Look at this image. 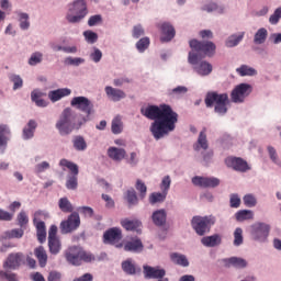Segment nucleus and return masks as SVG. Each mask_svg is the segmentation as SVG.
<instances>
[{
	"instance_id": "1",
	"label": "nucleus",
	"mask_w": 281,
	"mask_h": 281,
	"mask_svg": "<svg viewBox=\"0 0 281 281\" xmlns=\"http://www.w3.org/2000/svg\"><path fill=\"white\" fill-rule=\"evenodd\" d=\"M142 115L147 120H155L150 125V133L156 139H164L177 128L179 114L169 104L148 105L140 109Z\"/></svg>"
},
{
	"instance_id": "2",
	"label": "nucleus",
	"mask_w": 281,
	"mask_h": 281,
	"mask_svg": "<svg viewBox=\"0 0 281 281\" xmlns=\"http://www.w3.org/2000/svg\"><path fill=\"white\" fill-rule=\"evenodd\" d=\"M206 109L214 106L217 115H226L229 106V95L227 93H218L216 91L207 92L204 99Z\"/></svg>"
},
{
	"instance_id": "3",
	"label": "nucleus",
	"mask_w": 281,
	"mask_h": 281,
	"mask_svg": "<svg viewBox=\"0 0 281 281\" xmlns=\"http://www.w3.org/2000/svg\"><path fill=\"white\" fill-rule=\"evenodd\" d=\"M64 256L68 265H72L74 267H80L82 262H93L95 260V255L78 246H70L64 251Z\"/></svg>"
},
{
	"instance_id": "4",
	"label": "nucleus",
	"mask_w": 281,
	"mask_h": 281,
	"mask_svg": "<svg viewBox=\"0 0 281 281\" xmlns=\"http://www.w3.org/2000/svg\"><path fill=\"white\" fill-rule=\"evenodd\" d=\"M55 126L59 132V135H70V133H74V130L76 128V115H74L70 108H66L61 112Z\"/></svg>"
},
{
	"instance_id": "5",
	"label": "nucleus",
	"mask_w": 281,
	"mask_h": 281,
	"mask_svg": "<svg viewBox=\"0 0 281 281\" xmlns=\"http://www.w3.org/2000/svg\"><path fill=\"white\" fill-rule=\"evenodd\" d=\"M216 223V217L209 215V216H200L195 215L191 220V227L194 229L195 234L198 236H205L210 229L212 228V225Z\"/></svg>"
},
{
	"instance_id": "6",
	"label": "nucleus",
	"mask_w": 281,
	"mask_h": 281,
	"mask_svg": "<svg viewBox=\"0 0 281 281\" xmlns=\"http://www.w3.org/2000/svg\"><path fill=\"white\" fill-rule=\"evenodd\" d=\"M89 14L87 2L85 0H76L69 5V12L66 15L68 23H80L85 16Z\"/></svg>"
},
{
	"instance_id": "7",
	"label": "nucleus",
	"mask_w": 281,
	"mask_h": 281,
	"mask_svg": "<svg viewBox=\"0 0 281 281\" xmlns=\"http://www.w3.org/2000/svg\"><path fill=\"white\" fill-rule=\"evenodd\" d=\"M59 166L60 168H63V170L67 168L71 172V175L67 176V180H66L67 190H78V175L80 172L78 166L75 162H71L70 160H67L65 158H63L59 161Z\"/></svg>"
},
{
	"instance_id": "8",
	"label": "nucleus",
	"mask_w": 281,
	"mask_h": 281,
	"mask_svg": "<svg viewBox=\"0 0 281 281\" xmlns=\"http://www.w3.org/2000/svg\"><path fill=\"white\" fill-rule=\"evenodd\" d=\"M70 106L77 109L81 113H85L87 117L93 113V102L87 97H75L70 101Z\"/></svg>"
},
{
	"instance_id": "9",
	"label": "nucleus",
	"mask_w": 281,
	"mask_h": 281,
	"mask_svg": "<svg viewBox=\"0 0 281 281\" xmlns=\"http://www.w3.org/2000/svg\"><path fill=\"white\" fill-rule=\"evenodd\" d=\"M189 45L193 52H201L205 56H213L216 54V44L214 42H199L198 40H191Z\"/></svg>"
},
{
	"instance_id": "10",
	"label": "nucleus",
	"mask_w": 281,
	"mask_h": 281,
	"mask_svg": "<svg viewBox=\"0 0 281 281\" xmlns=\"http://www.w3.org/2000/svg\"><path fill=\"white\" fill-rule=\"evenodd\" d=\"M251 93V85L249 83H240L235 87V89L231 93L232 102L235 104H240L245 102V98Z\"/></svg>"
},
{
	"instance_id": "11",
	"label": "nucleus",
	"mask_w": 281,
	"mask_h": 281,
	"mask_svg": "<svg viewBox=\"0 0 281 281\" xmlns=\"http://www.w3.org/2000/svg\"><path fill=\"white\" fill-rule=\"evenodd\" d=\"M80 227V215L77 212L71 213L66 221L60 223L61 234H71Z\"/></svg>"
},
{
	"instance_id": "12",
	"label": "nucleus",
	"mask_w": 281,
	"mask_h": 281,
	"mask_svg": "<svg viewBox=\"0 0 281 281\" xmlns=\"http://www.w3.org/2000/svg\"><path fill=\"white\" fill-rule=\"evenodd\" d=\"M225 164L227 168H233L236 172H247L249 170V164L240 157L229 156L225 159Z\"/></svg>"
},
{
	"instance_id": "13",
	"label": "nucleus",
	"mask_w": 281,
	"mask_h": 281,
	"mask_svg": "<svg viewBox=\"0 0 281 281\" xmlns=\"http://www.w3.org/2000/svg\"><path fill=\"white\" fill-rule=\"evenodd\" d=\"M192 183L198 188H217V186H221V180L214 177L195 176L192 178Z\"/></svg>"
},
{
	"instance_id": "14",
	"label": "nucleus",
	"mask_w": 281,
	"mask_h": 281,
	"mask_svg": "<svg viewBox=\"0 0 281 281\" xmlns=\"http://www.w3.org/2000/svg\"><path fill=\"white\" fill-rule=\"evenodd\" d=\"M120 240H122V228L112 227L103 234V243L105 245H116Z\"/></svg>"
},
{
	"instance_id": "15",
	"label": "nucleus",
	"mask_w": 281,
	"mask_h": 281,
	"mask_svg": "<svg viewBox=\"0 0 281 281\" xmlns=\"http://www.w3.org/2000/svg\"><path fill=\"white\" fill-rule=\"evenodd\" d=\"M25 256L23 252L10 254L3 265L4 269H19L23 265Z\"/></svg>"
},
{
	"instance_id": "16",
	"label": "nucleus",
	"mask_w": 281,
	"mask_h": 281,
	"mask_svg": "<svg viewBox=\"0 0 281 281\" xmlns=\"http://www.w3.org/2000/svg\"><path fill=\"white\" fill-rule=\"evenodd\" d=\"M270 229L271 228L269 227V225L265 223H258L252 228V237L255 238V240H260L262 243L269 237Z\"/></svg>"
},
{
	"instance_id": "17",
	"label": "nucleus",
	"mask_w": 281,
	"mask_h": 281,
	"mask_svg": "<svg viewBox=\"0 0 281 281\" xmlns=\"http://www.w3.org/2000/svg\"><path fill=\"white\" fill-rule=\"evenodd\" d=\"M159 29L162 34L160 37L161 43H170V41H172L177 34L175 26L168 22L161 23Z\"/></svg>"
},
{
	"instance_id": "18",
	"label": "nucleus",
	"mask_w": 281,
	"mask_h": 281,
	"mask_svg": "<svg viewBox=\"0 0 281 281\" xmlns=\"http://www.w3.org/2000/svg\"><path fill=\"white\" fill-rule=\"evenodd\" d=\"M37 216H41V212L35 213L33 223L36 227L37 240L43 244L47 240V229L45 227V222L38 221V218H36Z\"/></svg>"
},
{
	"instance_id": "19",
	"label": "nucleus",
	"mask_w": 281,
	"mask_h": 281,
	"mask_svg": "<svg viewBox=\"0 0 281 281\" xmlns=\"http://www.w3.org/2000/svg\"><path fill=\"white\" fill-rule=\"evenodd\" d=\"M124 251H132L133 254H139L144 251V244L138 237H133L131 240L125 241L123 246Z\"/></svg>"
},
{
	"instance_id": "20",
	"label": "nucleus",
	"mask_w": 281,
	"mask_h": 281,
	"mask_svg": "<svg viewBox=\"0 0 281 281\" xmlns=\"http://www.w3.org/2000/svg\"><path fill=\"white\" fill-rule=\"evenodd\" d=\"M105 93L112 102H120V100H124V98H126V92L111 86L105 87Z\"/></svg>"
},
{
	"instance_id": "21",
	"label": "nucleus",
	"mask_w": 281,
	"mask_h": 281,
	"mask_svg": "<svg viewBox=\"0 0 281 281\" xmlns=\"http://www.w3.org/2000/svg\"><path fill=\"white\" fill-rule=\"evenodd\" d=\"M144 274L145 278H151L154 280H161L164 276H166V270L164 269H158V268H153L150 266H144Z\"/></svg>"
},
{
	"instance_id": "22",
	"label": "nucleus",
	"mask_w": 281,
	"mask_h": 281,
	"mask_svg": "<svg viewBox=\"0 0 281 281\" xmlns=\"http://www.w3.org/2000/svg\"><path fill=\"white\" fill-rule=\"evenodd\" d=\"M167 218L168 213H166V210L164 209L157 210L151 214V221L156 227H164V225H166Z\"/></svg>"
},
{
	"instance_id": "23",
	"label": "nucleus",
	"mask_w": 281,
	"mask_h": 281,
	"mask_svg": "<svg viewBox=\"0 0 281 281\" xmlns=\"http://www.w3.org/2000/svg\"><path fill=\"white\" fill-rule=\"evenodd\" d=\"M108 157L113 161H122L126 158V149L120 147H110L108 149Z\"/></svg>"
},
{
	"instance_id": "24",
	"label": "nucleus",
	"mask_w": 281,
	"mask_h": 281,
	"mask_svg": "<svg viewBox=\"0 0 281 281\" xmlns=\"http://www.w3.org/2000/svg\"><path fill=\"white\" fill-rule=\"evenodd\" d=\"M66 95H71V90L69 88H61L48 92V98L52 102H58V100L66 98Z\"/></svg>"
},
{
	"instance_id": "25",
	"label": "nucleus",
	"mask_w": 281,
	"mask_h": 281,
	"mask_svg": "<svg viewBox=\"0 0 281 281\" xmlns=\"http://www.w3.org/2000/svg\"><path fill=\"white\" fill-rule=\"evenodd\" d=\"M201 243L202 245H204V247H218V245H221L222 243V238L221 235L214 234L211 236L203 237L201 239Z\"/></svg>"
},
{
	"instance_id": "26",
	"label": "nucleus",
	"mask_w": 281,
	"mask_h": 281,
	"mask_svg": "<svg viewBox=\"0 0 281 281\" xmlns=\"http://www.w3.org/2000/svg\"><path fill=\"white\" fill-rule=\"evenodd\" d=\"M194 150H207L210 145L207 143V134H205V130L200 132L196 144L193 145Z\"/></svg>"
},
{
	"instance_id": "27",
	"label": "nucleus",
	"mask_w": 281,
	"mask_h": 281,
	"mask_svg": "<svg viewBox=\"0 0 281 281\" xmlns=\"http://www.w3.org/2000/svg\"><path fill=\"white\" fill-rule=\"evenodd\" d=\"M268 36H269V31H267V29L265 27L259 29L254 36L255 45H263V43H267Z\"/></svg>"
},
{
	"instance_id": "28",
	"label": "nucleus",
	"mask_w": 281,
	"mask_h": 281,
	"mask_svg": "<svg viewBox=\"0 0 281 281\" xmlns=\"http://www.w3.org/2000/svg\"><path fill=\"white\" fill-rule=\"evenodd\" d=\"M36 126H38L36 121L30 120L27 125L23 128V138L32 139V137H34V131H36Z\"/></svg>"
},
{
	"instance_id": "29",
	"label": "nucleus",
	"mask_w": 281,
	"mask_h": 281,
	"mask_svg": "<svg viewBox=\"0 0 281 281\" xmlns=\"http://www.w3.org/2000/svg\"><path fill=\"white\" fill-rule=\"evenodd\" d=\"M142 225V222L137 220H128L124 218L121 221V226L126 229V232H135L139 226Z\"/></svg>"
},
{
	"instance_id": "30",
	"label": "nucleus",
	"mask_w": 281,
	"mask_h": 281,
	"mask_svg": "<svg viewBox=\"0 0 281 281\" xmlns=\"http://www.w3.org/2000/svg\"><path fill=\"white\" fill-rule=\"evenodd\" d=\"M48 249L53 256L60 254L63 249V244H60V239L58 237L48 239Z\"/></svg>"
},
{
	"instance_id": "31",
	"label": "nucleus",
	"mask_w": 281,
	"mask_h": 281,
	"mask_svg": "<svg viewBox=\"0 0 281 281\" xmlns=\"http://www.w3.org/2000/svg\"><path fill=\"white\" fill-rule=\"evenodd\" d=\"M34 254L38 260L40 267H45L47 265V251H45V248L40 246L35 248Z\"/></svg>"
},
{
	"instance_id": "32",
	"label": "nucleus",
	"mask_w": 281,
	"mask_h": 281,
	"mask_svg": "<svg viewBox=\"0 0 281 281\" xmlns=\"http://www.w3.org/2000/svg\"><path fill=\"white\" fill-rule=\"evenodd\" d=\"M32 102H35L36 106L45 108L47 106V101L43 99V92L38 90H33L31 93Z\"/></svg>"
},
{
	"instance_id": "33",
	"label": "nucleus",
	"mask_w": 281,
	"mask_h": 281,
	"mask_svg": "<svg viewBox=\"0 0 281 281\" xmlns=\"http://www.w3.org/2000/svg\"><path fill=\"white\" fill-rule=\"evenodd\" d=\"M111 131L113 135H120V133L124 131V123L122 122V116H115L112 120Z\"/></svg>"
},
{
	"instance_id": "34",
	"label": "nucleus",
	"mask_w": 281,
	"mask_h": 281,
	"mask_svg": "<svg viewBox=\"0 0 281 281\" xmlns=\"http://www.w3.org/2000/svg\"><path fill=\"white\" fill-rule=\"evenodd\" d=\"M235 218L238 223H243L244 221L254 220V212L249 210H240L235 213Z\"/></svg>"
},
{
	"instance_id": "35",
	"label": "nucleus",
	"mask_w": 281,
	"mask_h": 281,
	"mask_svg": "<svg viewBox=\"0 0 281 281\" xmlns=\"http://www.w3.org/2000/svg\"><path fill=\"white\" fill-rule=\"evenodd\" d=\"M167 196H168V193H166V191L154 192L149 195V203L150 205H156V203H164Z\"/></svg>"
},
{
	"instance_id": "36",
	"label": "nucleus",
	"mask_w": 281,
	"mask_h": 281,
	"mask_svg": "<svg viewBox=\"0 0 281 281\" xmlns=\"http://www.w3.org/2000/svg\"><path fill=\"white\" fill-rule=\"evenodd\" d=\"M170 258L172 262H175L176 265H179L180 267L190 266V261H188V258L186 257V255H179L177 252H173L170 255Z\"/></svg>"
},
{
	"instance_id": "37",
	"label": "nucleus",
	"mask_w": 281,
	"mask_h": 281,
	"mask_svg": "<svg viewBox=\"0 0 281 281\" xmlns=\"http://www.w3.org/2000/svg\"><path fill=\"white\" fill-rule=\"evenodd\" d=\"M8 135H10L8 125H0V148L8 146Z\"/></svg>"
},
{
	"instance_id": "38",
	"label": "nucleus",
	"mask_w": 281,
	"mask_h": 281,
	"mask_svg": "<svg viewBox=\"0 0 281 281\" xmlns=\"http://www.w3.org/2000/svg\"><path fill=\"white\" fill-rule=\"evenodd\" d=\"M59 210H61L65 214H69L74 212V204L67 198L59 199L58 202Z\"/></svg>"
},
{
	"instance_id": "39",
	"label": "nucleus",
	"mask_w": 281,
	"mask_h": 281,
	"mask_svg": "<svg viewBox=\"0 0 281 281\" xmlns=\"http://www.w3.org/2000/svg\"><path fill=\"white\" fill-rule=\"evenodd\" d=\"M245 38V32L240 33L239 35L233 34L231 35L226 42L225 45L226 47H236Z\"/></svg>"
},
{
	"instance_id": "40",
	"label": "nucleus",
	"mask_w": 281,
	"mask_h": 281,
	"mask_svg": "<svg viewBox=\"0 0 281 281\" xmlns=\"http://www.w3.org/2000/svg\"><path fill=\"white\" fill-rule=\"evenodd\" d=\"M195 71L200 76H210L212 71V66L207 61H201L200 65L195 67Z\"/></svg>"
},
{
	"instance_id": "41",
	"label": "nucleus",
	"mask_w": 281,
	"mask_h": 281,
	"mask_svg": "<svg viewBox=\"0 0 281 281\" xmlns=\"http://www.w3.org/2000/svg\"><path fill=\"white\" fill-rule=\"evenodd\" d=\"M72 146L75 150L82 151L87 150V140L82 136H75L72 139Z\"/></svg>"
},
{
	"instance_id": "42",
	"label": "nucleus",
	"mask_w": 281,
	"mask_h": 281,
	"mask_svg": "<svg viewBox=\"0 0 281 281\" xmlns=\"http://www.w3.org/2000/svg\"><path fill=\"white\" fill-rule=\"evenodd\" d=\"M188 93V88L186 86H178L177 88H173L168 91V95L171 98H181Z\"/></svg>"
},
{
	"instance_id": "43",
	"label": "nucleus",
	"mask_w": 281,
	"mask_h": 281,
	"mask_svg": "<svg viewBox=\"0 0 281 281\" xmlns=\"http://www.w3.org/2000/svg\"><path fill=\"white\" fill-rule=\"evenodd\" d=\"M237 74L239 76H256V74H258V71L252 68V67H249L247 65H241L239 68L236 69Z\"/></svg>"
},
{
	"instance_id": "44",
	"label": "nucleus",
	"mask_w": 281,
	"mask_h": 281,
	"mask_svg": "<svg viewBox=\"0 0 281 281\" xmlns=\"http://www.w3.org/2000/svg\"><path fill=\"white\" fill-rule=\"evenodd\" d=\"M122 269L127 276H135L137 273V268L131 260H126L122 262Z\"/></svg>"
},
{
	"instance_id": "45",
	"label": "nucleus",
	"mask_w": 281,
	"mask_h": 281,
	"mask_svg": "<svg viewBox=\"0 0 281 281\" xmlns=\"http://www.w3.org/2000/svg\"><path fill=\"white\" fill-rule=\"evenodd\" d=\"M135 188H136L137 192H139L140 199H145L146 192H148V187H146V183H144V181L137 179Z\"/></svg>"
},
{
	"instance_id": "46",
	"label": "nucleus",
	"mask_w": 281,
	"mask_h": 281,
	"mask_svg": "<svg viewBox=\"0 0 281 281\" xmlns=\"http://www.w3.org/2000/svg\"><path fill=\"white\" fill-rule=\"evenodd\" d=\"M229 265L236 267L237 269H245L247 267V261L243 258L233 257L228 259Z\"/></svg>"
},
{
	"instance_id": "47",
	"label": "nucleus",
	"mask_w": 281,
	"mask_h": 281,
	"mask_svg": "<svg viewBox=\"0 0 281 281\" xmlns=\"http://www.w3.org/2000/svg\"><path fill=\"white\" fill-rule=\"evenodd\" d=\"M23 229L22 228H14L12 231H8L4 233V238H23Z\"/></svg>"
},
{
	"instance_id": "48",
	"label": "nucleus",
	"mask_w": 281,
	"mask_h": 281,
	"mask_svg": "<svg viewBox=\"0 0 281 281\" xmlns=\"http://www.w3.org/2000/svg\"><path fill=\"white\" fill-rule=\"evenodd\" d=\"M150 46V38L148 37H143L140 38L137 43H136V48L143 53L146 52V49H148V47Z\"/></svg>"
},
{
	"instance_id": "49",
	"label": "nucleus",
	"mask_w": 281,
	"mask_h": 281,
	"mask_svg": "<svg viewBox=\"0 0 281 281\" xmlns=\"http://www.w3.org/2000/svg\"><path fill=\"white\" fill-rule=\"evenodd\" d=\"M243 228L237 227L234 232V245L235 247H240V245L243 244Z\"/></svg>"
},
{
	"instance_id": "50",
	"label": "nucleus",
	"mask_w": 281,
	"mask_h": 281,
	"mask_svg": "<svg viewBox=\"0 0 281 281\" xmlns=\"http://www.w3.org/2000/svg\"><path fill=\"white\" fill-rule=\"evenodd\" d=\"M126 201L130 205H137V193L135 192V189L127 190Z\"/></svg>"
},
{
	"instance_id": "51",
	"label": "nucleus",
	"mask_w": 281,
	"mask_h": 281,
	"mask_svg": "<svg viewBox=\"0 0 281 281\" xmlns=\"http://www.w3.org/2000/svg\"><path fill=\"white\" fill-rule=\"evenodd\" d=\"M244 201V205H246V207H256V204L258 203V201L256 200V196H254V194H246L243 199Z\"/></svg>"
},
{
	"instance_id": "52",
	"label": "nucleus",
	"mask_w": 281,
	"mask_h": 281,
	"mask_svg": "<svg viewBox=\"0 0 281 281\" xmlns=\"http://www.w3.org/2000/svg\"><path fill=\"white\" fill-rule=\"evenodd\" d=\"M11 82H13V90L21 89L23 87V79L19 75H11L10 76Z\"/></svg>"
},
{
	"instance_id": "53",
	"label": "nucleus",
	"mask_w": 281,
	"mask_h": 281,
	"mask_svg": "<svg viewBox=\"0 0 281 281\" xmlns=\"http://www.w3.org/2000/svg\"><path fill=\"white\" fill-rule=\"evenodd\" d=\"M30 223V217H27V213L22 211L18 214V224L23 228L25 225Z\"/></svg>"
},
{
	"instance_id": "54",
	"label": "nucleus",
	"mask_w": 281,
	"mask_h": 281,
	"mask_svg": "<svg viewBox=\"0 0 281 281\" xmlns=\"http://www.w3.org/2000/svg\"><path fill=\"white\" fill-rule=\"evenodd\" d=\"M40 63H43V54L42 53H33L31 58L29 59V65L35 66Z\"/></svg>"
},
{
	"instance_id": "55",
	"label": "nucleus",
	"mask_w": 281,
	"mask_h": 281,
	"mask_svg": "<svg viewBox=\"0 0 281 281\" xmlns=\"http://www.w3.org/2000/svg\"><path fill=\"white\" fill-rule=\"evenodd\" d=\"M30 15L27 13L20 14V27L21 30H27L30 27Z\"/></svg>"
},
{
	"instance_id": "56",
	"label": "nucleus",
	"mask_w": 281,
	"mask_h": 281,
	"mask_svg": "<svg viewBox=\"0 0 281 281\" xmlns=\"http://www.w3.org/2000/svg\"><path fill=\"white\" fill-rule=\"evenodd\" d=\"M280 18H281V8H278L273 12V14L270 15L269 23H271V25H278V23L280 22Z\"/></svg>"
},
{
	"instance_id": "57",
	"label": "nucleus",
	"mask_w": 281,
	"mask_h": 281,
	"mask_svg": "<svg viewBox=\"0 0 281 281\" xmlns=\"http://www.w3.org/2000/svg\"><path fill=\"white\" fill-rule=\"evenodd\" d=\"M83 36L88 43H95L98 41V33L92 31H86L83 32Z\"/></svg>"
},
{
	"instance_id": "58",
	"label": "nucleus",
	"mask_w": 281,
	"mask_h": 281,
	"mask_svg": "<svg viewBox=\"0 0 281 281\" xmlns=\"http://www.w3.org/2000/svg\"><path fill=\"white\" fill-rule=\"evenodd\" d=\"M144 34H145V31L142 24H137L133 27V31H132L133 38H139L140 36H144Z\"/></svg>"
},
{
	"instance_id": "59",
	"label": "nucleus",
	"mask_w": 281,
	"mask_h": 281,
	"mask_svg": "<svg viewBox=\"0 0 281 281\" xmlns=\"http://www.w3.org/2000/svg\"><path fill=\"white\" fill-rule=\"evenodd\" d=\"M170 183H171L170 176H166L160 183V190H162V192H166V194H168V190H170Z\"/></svg>"
},
{
	"instance_id": "60",
	"label": "nucleus",
	"mask_w": 281,
	"mask_h": 281,
	"mask_svg": "<svg viewBox=\"0 0 281 281\" xmlns=\"http://www.w3.org/2000/svg\"><path fill=\"white\" fill-rule=\"evenodd\" d=\"M100 23H102V15L100 14L92 15L88 20V25L90 27H93L94 25H100Z\"/></svg>"
},
{
	"instance_id": "61",
	"label": "nucleus",
	"mask_w": 281,
	"mask_h": 281,
	"mask_svg": "<svg viewBox=\"0 0 281 281\" xmlns=\"http://www.w3.org/2000/svg\"><path fill=\"white\" fill-rule=\"evenodd\" d=\"M0 280L19 281L16 279V274L9 273V272H3V271H0Z\"/></svg>"
},
{
	"instance_id": "62",
	"label": "nucleus",
	"mask_w": 281,
	"mask_h": 281,
	"mask_svg": "<svg viewBox=\"0 0 281 281\" xmlns=\"http://www.w3.org/2000/svg\"><path fill=\"white\" fill-rule=\"evenodd\" d=\"M78 212H80L81 214H83V216H87L88 218H91V216H93V209H91L90 206H80L78 209Z\"/></svg>"
},
{
	"instance_id": "63",
	"label": "nucleus",
	"mask_w": 281,
	"mask_h": 281,
	"mask_svg": "<svg viewBox=\"0 0 281 281\" xmlns=\"http://www.w3.org/2000/svg\"><path fill=\"white\" fill-rule=\"evenodd\" d=\"M231 207H240V198L238 196V194H231Z\"/></svg>"
},
{
	"instance_id": "64",
	"label": "nucleus",
	"mask_w": 281,
	"mask_h": 281,
	"mask_svg": "<svg viewBox=\"0 0 281 281\" xmlns=\"http://www.w3.org/2000/svg\"><path fill=\"white\" fill-rule=\"evenodd\" d=\"M63 278V274L58 271H50L48 274V281H60Z\"/></svg>"
}]
</instances>
